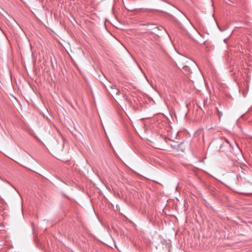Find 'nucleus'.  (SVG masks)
<instances>
[{"instance_id":"obj_2","label":"nucleus","mask_w":252,"mask_h":252,"mask_svg":"<svg viewBox=\"0 0 252 252\" xmlns=\"http://www.w3.org/2000/svg\"><path fill=\"white\" fill-rule=\"evenodd\" d=\"M175 144L172 145V149L176 152H184L185 149L184 143H174Z\"/></svg>"},{"instance_id":"obj_1","label":"nucleus","mask_w":252,"mask_h":252,"mask_svg":"<svg viewBox=\"0 0 252 252\" xmlns=\"http://www.w3.org/2000/svg\"><path fill=\"white\" fill-rule=\"evenodd\" d=\"M229 146L232 148L233 150H235L236 151H240L239 146L237 144V143H223L222 144L220 145V149H219V152H221L224 151V149H222L223 147H227Z\"/></svg>"},{"instance_id":"obj_6","label":"nucleus","mask_w":252,"mask_h":252,"mask_svg":"<svg viewBox=\"0 0 252 252\" xmlns=\"http://www.w3.org/2000/svg\"><path fill=\"white\" fill-rule=\"evenodd\" d=\"M5 151V148L3 146L0 145V152H3Z\"/></svg>"},{"instance_id":"obj_4","label":"nucleus","mask_w":252,"mask_h":252,"mask_svg":"<svg viewBox=\"0 0 252 252\" xmlns=\"http://www.w3.org/2000/svg\"><path fill=\"white\" fill-rule=\"evenodd\" d=\"M183 69L184 71H185L187 74H189L190 73V68L188 66H185L183 67Z\"/></svg>"},{"instance_id":"obj_7","label":"nucleus","mask_w":252,"mask_h":252,"mask_svg":"<svg viewBox=\"0 0 252 252\" xmlns=\"http://www.w3.org/2000/svg\"><path fill=\"white\" fill-rule=\"evenodd\" d=\"M247 92H248V90L247 91H245V90H243L242 91V94H243V95L244 97H245L247 93Z\"/></svg>"},{"instance_id":"obj_8","label":"nucleus","mask_w":252,"mask_h":252,"mask_svg":"<svg viewBox=\"0 0 252 252\" xmlns=\"http://www.w3.org/2000/svg\"><path fill=\"white\" fill-rule=\"evenodd\" d=\"M120 93V91H118L117 92H116V94H119Z\"/></svg>"},{"instance_id":"obj_5","label":"nucleus","mask_w":252,"mask_h":252,"mask_svg":"<svg viewBox=\"0 0 252 252\" xmlns=\"http://www.w3.org/2000/svg\"><path fill=\"white\" fill-rule=\"evenodd\" d=\"M216 109H217L218 116H219V119L220 120L221 117L222 116V112L219 111L217 108H216Z\"/></svg>"},{"instance_id":"obj_3","label":"nucleus","mask_w":252,"mask_h":252,"mask_svg":"<svg viewBox=\"0 0 252 252\" xmlns=\"http://www.w3.org/2000/svg\"><path fill=\"white\" fill-rule=\"evenodd\" d=\"M152 144H153L149 145V146H150L151 147H152L154 148L160 149V150H165L164 147H163V146H162L161 145L156 144V143H152Z\"/></svg>"}]
</instances>
